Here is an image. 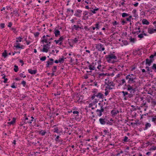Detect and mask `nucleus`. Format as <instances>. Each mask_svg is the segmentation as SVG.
Instances as JSON below:
<instances>
[{
	"instance_id": "f257e3e1",
	"label": "nucleus",
	"mask_w": 156,
	"mask_h": 156,
	"mask_svg": "<svg viewBox=\"0 0 156 156\" xmlns=\"http://www.w3.org/2000/svg\"><path fill=\"white\" fill-rule=\"evenodd\" d=\"M126 87L127 90L129 93H128V92L125 91H122L121 92L123 94V96L125 100L133 97L135 91V88H134L133 85L128 84L127 85Z\"/></svg>"
},
{
	"instance_id": "f03ea898",
	"label": "nucleus",
	"mask_w": 156,
	"mask_h": 156,
	"mask_svg": "<svg viewBox=\"0 0 156 156\" xmlns=\"http://www.w3.org/2000/svg\"><path fill=\"white\" fill-rule=\"evenodd\" d=\"M106 59L108 62L109 63H114L115 61L114 60L117 59V57L113 54H110L105 56Z\"/></svg>"
},
{
	"instance_id": "7ed1b4c3",
	"label": "nucleus",
	"mask_w": 156,
	"mask_h": 156,
	"mask_svg": "<svg viewBox=\"0 0 156 156\" xmlns=\"http://www.w3.org/2000/svg\"><path fill=\"white\" fill-rule=\"evenodd\" d=\"M23 38L19 37L16 38V43L14 44V47L16 48H23V45H21V44L19 43V42H21Z\"/></svg>"
},
{
	"instance_id": "20e7f679",
	"label": "nucleus",
	"mask_w": 156,
	"mask_h": 156,
	"mask_svg": "<svg viewBox=\"0 0 156 156\" xmlns=\"http://www.w3.org/2000/svg\"><path fill=\"white\" fill-rule=\"evenodd\" d=\"M98 105L100 107V109H97L96 112L97 115L99 117H100L102 116V112L104 111V109L103 104H102L99 103Z\"/></svg>"
},
{
	"instance_id": "39448f33",
	"label": "nucleus",
	"mask_w": 156,
	"mask_h": 156,
	"mask_svg": "<svg viewBox=\"0 0 156 156\" xmlns=\"http://www.w3.org/2000/svg\"><path fill=\"white\" fill-rule=\"evenodd\" d=\"M105 84L107 85V86L106 88L109 90L112 89L114 87L113 82L110 80H108L107 82H105Z\"/></svg>"
},
{
	"instance_id": "423d86ee",
	"label": "nucleus",
	"mask_w": 156,
	"mask_h": 156,
	"mask_svg": "<svg viewBox=\"0 0 156 156\" xmlns=\"http://www.w3.org/2000/svg\"><path fill=\"white\" fill-rule=\"evenodd\" d=\"M125 78L127 80H128V83L129 84L131 85V84L132 83H136V82L134 81V79H136V78L132 77L130 74L127 75L126 76Z\"/></svg>"
},
{
	"instance_id": "0eeeda50",
	"label": "nucleus",
	"mask_w": 156,
	"mask_h": 156,
	"mask_svg": "<svg viewBox=\"0 0 156 156\" xmlns=\"http://www.w3.org/2000/svg\"><path fill=\"white\" fill-rule=\"evenodd\" d=\"M42 40L41 41L43 43L44 42L45 43H48L49 42V44L51 43V41H50L49 38L47 37L45 35H44L42 37Z\"/></svg>"
},
{
	"instance_id": "6e6552de",
	"label": "nucleus",
	"mask_w": 156,
	"mask_h": 156,
	"mask_svg": "<svg viewBox=\"0 0 156 156\" xmlns=\"http://www.w3.org/2000/svg\"><path fill=\"white\" fill-rule=\"evenodd\" d=\"M49 60L47 61L46 67H48L52 65L54 63V59L52 58L49 59Z\"/></svg>"
},
{
	"instance_id": "1a4fd4ad",
	"label": "nucleus",
	"mask_w": 156,
	"mask_h": 156,
	"mask_svg": "<svg viewBox=\"0 0 156 156\" xmlns=\"http://www.w3.org/2000/svg\"><path fill=\"white\" fill-rule=\"evenodd\" d=\"M96 65V63L92 62L91 64H90L88 66L89 69L90 70H94L96 69L95 65Z\"/></svg>"
},
{
	"instance_id": "9d476101",
	"label": "nucleus",
	"mask_w": 156,
	"mask_h": 156,
	"mask_svg": "<svg viewBox=\"0 0 156 156\" xmlns=\"http://www.w3.org/2000/svg\"><path fill=\"white\" fill-rule=\"evenodd\" d=\"M82 12V11L80 10H76L75 12V13L74 14V16L79 17H80Z\"/></svg>"
},
{
	"instance_id": "9b49d317",
	"label": "nucleus",
	"mask_w": 156,
	"mask_h": 156,
	"mask_svg": "<svg viewBox=\"0 0 156 156\" xmlns=\"http://www.w3.org/2000/svg\"><path fill=\"white\" fill-rule=\"evenodd\" d=\"M154 60V59L150 58L149 59L148 58H147L146 59V64H147L149 66H150Z\"/></svg>"
},
{
	"instance_id": "f8f14e48",
	"label": "nucleus",
	"mask_w": 156,
	"mask_h": 156,
	"mask_svg": "<svg viewBox=\"0 0 156 156\" xmlns=\"http://www.w3.org/2000/svg\"><path fill=\"white\" fill-rule=\"evenodd\" d=\"M99 120L100 123L102 125H105L106 123L107 119L105 118H100Z\"/></svg>"
},
{
	"instance_id": "ddd939ff",
	"label": "nucleus",
	"mask_w": 156,
	"mask_h": 156,
	"mask_svg": "<svg viewBox=\"0 0 156 156\" xmlns=\"http://www.w3.org/2000/svg\"><path fill=\"white\" fill-rule=\"evenodd\" d=\"M148 32L150 34L156 32V28L154 29L151 27H149L148 29Z\"/></svg>"
},
{
	"instance_id": "4468645a",
	"label": "nucleus",
	"mask_w": 156,
	"mask_h": 156,
	"mask_svg": "<svg viewBox=\"0 0 156 156\" xmlns=\"http://www.w3.org/2000/svg\"><path fill=\"white\" fill-rule=\"evenodd\" d=\"M94 95H95L96 96L99 98L102 99L104 97L103 95L101 93H99L98 94H94Z\"/></svg>"
},
{
	"instance_id": "2eb2a0df",
	"label": "nucleus",
	"mask_w": 156,
	"mask_h": 156,
	"mask_svg": "<svg viewBox=\"0 0 156 156\" xmlns=\"http://www.w3.org/2000/svg\"><path fill=\"white\" fill-rule=\"evenodd\" d=\"M111 114L112 116H115L117 115V114L119 113V111L118 110H113L111 111Z\"/></svg>"
},
{
	"instance_id": "dca6fc26",
	"label": "nucleus",
	"mask_w": 156,
	"mask_h": 156,
	"mask_svg": "<svg viewBox=\"0 0 156 156\" xmlns=\"http://www.w3.org/2000/svg\"><path fill=\"white\" fill-rule=\"evenodd\" d=\"M29 73L31 74H35L37 73V70H33L31 69H29L28 70Z\"/></svg>"
},
{
	"instance_id": "f3484780",
	"label": "nucleus",
	"mask_w": 156,
	"mask_h": 156,
	"mask_svg": "<svg viewBox=\"0 0 156 156\" xmlns=\"http://www.w3.org/2000/svg\"><path fill=\"white\" fill-rule=\"evenodd\" d=\"M80 28V26L78 25H74L72 27V30L75 29L76 31L79 30V29Z\"/></svg>"
},
{
	"instance_id": "a211bd4d",
	"label": "nucleus",
	"mask_w": 156,
	"mask_h": 156,
	"mask_svg": "<svg viewBox=\"0 0 156 156\" xmlns=\"http://www.w3.org/2000/svg\"><path fill=\"white\" fill-rule=\"evenodd\" d=\"M39 134L41 135V136H44L47 132L45 130H40L38 132Z\"/></svg>"
},
{
	"instance_id": "6ab92c4d",
	"label": "nucleus",
	"mask_w": 156,
	"mask_h": 156,
	"mask_svg": "<svg viewBox=\"0 0 156 156\" xmlns=\"http://www.w3.org/2000/svg\"><path fill=\"white\" fill-rule=\"evenodd\" d=\"M30 118H31V119L30 120H29V121L26 122V121H25L24 123H32V122L34 121L35 122H36V119H35L34 120V118L33 116H31V117H30Z\"/></svg>"
},
{
	"instance_id": "aec40b11",
	"label": "nucleus",
	"mask_w": 156,
	"mask_h": 156,
	"mask_svg": "<svg viewBox=\"0 0 156 156\" xmlns=\"http://www.w3.org/2000/svg\"><path fill=\"white\" fill-rule=\"evenodd\" d=\"M55 141L57 142H59L62 141V139L59 135H57L55 139Z\"/></svg>"
},
{
	"instance_id": "412c9836",
	"label": "nucleus",
	"mask_w": 156,
	"mask_h": 156,
	"mask_svg": "<svg viewBox=\"0 0 156 156\" xmlns=\"http://www.w3.org/2000/svg\"><path fill=\"white\" fill-rule=\"evenodd\" d=\"M102 46L103 45L101 44H99L96 45V49H105Z\"/></svg>"
},
{
	"instance_id": "4be33fe9",
	"label": "nucleus",
	"mask_w": 156,
	"mask_h": 156,
	"mask_svg": "<svg viewBox=\"0 0 156 156\" xmlns=\"http://www.w3.org/2000/svg\"><path fill=\"white\" fill-rule=\"evenodd\" d=\"M54 34L56 37H58L60 35V32L58 30H55Z\"/></svg>"
},
{
	"instance_id": "5701e85b",
	"label": "nucleus",
	"mask_w": 156,
	"mask_h": 156,
	"mask_svg": "<svg viewBox=\"0 0 156 156\" xmlns=\"http://www.w3.org/2000/svg\"><path fill=\"white\" fill-rule=\"evenodd\" d=\"M120 84V85H125L126 86L127 85H126V82L125 80L124 79H122L119 81Z\"/></svg>"
},
{
	"instance_id": "b1692460",
	"label": "nucleus",
	"mask_w": 156,
	"mask_h": 156,
	"mask_svg": "<svg viewBox=\"0 0 156 156\" xmlns=\"http://www.w3.org/2000/svg\"><path fill=\"white\" fill-rule=\"evenodd\" d=\"M142 23L143 24L149 25V22L146 19H143L142 20Z\"/></svg>"
},
{
	"instance_id": "393cba45",
	"label": "nucleus",
	"mask_w": 156,
	"mask_h": 156,
	"mask_svg": "<svg viewBox=\"0 0 156 156\" xmlns=\"http://www.w3.org/2000/svg\"><path fill=\"white\" fill-rule=\"evenodd\" d=\"M151 126V124L150 123H147L145 125V127L144 128V130L147 129L148 128H149Z\"/></svg>"
},
{
	"instance_id": "a878e982",
	"label": "nucleus",
	"mask_w": 156,
	"mask_h": 156,
	"mask_svg": "<svg viewBox=\"0 0 156 156\" xmlns=\"http://www.w3.org/2000/svg\"><path fill=\"white\" fill-rule=\"evenodd\" d=\"M47 44H46L44 45V47L43 49H49V46L51 44H49V42L47 43Z\"/></svg>"
},
{
	"instance_id": "bb28decb",
	"label": "nucleus",
	"mask_w": 156,
	"mask_h": 156,
	"mask_svg": "<svg viewBox=\"0 0 156 156\" xmlns=\"http://www.w3.org/2000/svg\"><path fill=\"white\" fill-rule=\"evenodd\" d=\"M150 58L154 59V58H156V52H154L153 54L151 55L150 56Z\"/></svg>"
},
{
	"instance_id": "cd10ccee",
	"label": "nucleus",
	"mask_w": 156,
	"mask_h": 156,
	"mask_svg": "<svg viewBox=\"0 0 156 156\" xmlns=\"http://www.w3.org/2000/svg\"><path fill=\"white\" fill-rule=\"evenodd\" d=\"M78 37H75L74 39L72 40V42L73 43H77L78 41Z\"/></svg>"
},
{
	"instance_id": "c85d7f7f",
	"label": "nucleus",
	"mask_w": 156,
	"mask_h": 156,
	"mask_svg": "<svg viewBox=\"0 0 156 156\" xmlns=\"http://www.w3.org/2000/svg\"><path fill=\"white\" fill-rule=\"evenodd\" d=\"M63 56L61 58H59L58 60L59 62L60 63H63L64 62L65 59H66Z\"/></svg>"
},
{
	"instance_id": "c756f323",
	"label": "nucleus",
	"mask_w": 156,
	"mask_h": 156,
	"mask_svg": "<svg viewBox=\"0 0 156 156\" xmlns=\"http://www.w3.org/2000/svg\"><path fill=\"white\" fill-rule=\"evenodd\" d=\"M16 119L14 118H13L12 120L10 122H8V123L10 125L13 124L15 122Z\"/></svg>"
},
{
	"instance_id": "7c9ffc66",
	"label": "nucleus",
	"mask_w": 156,
	"mask_h": 156,
	"mask_svg": "<svg viewBox=\"0 0 156 156\" xmlns=\"http://www.w3.org/2000/svg\"><path fill=\"white\" fill-rule=\"evenodd\" d=\"M128 137L127 136H125L122 140L123 142L124 143L128 142Z\"/></svg>"
},
{
	"instance_id": "2f4dec72",
	"label": "nucleus",
	"mask_w": 156,
	"mask_h": 156,
	"mask_svg": "<svg viewBox=\"0 0 156 156\" xmlns=\"http://www.w3.org/2000/svg\"><path fill=\"white\" fill-rule=\"evenodd\" d=\"M151 69L154 70L155 72H156V64H154L151 67Z\"/></svg>"
},
{
	"instance_id": "473e14b6",
	"label": "nucleus",
	"mask_w": 156,
	"mask_h": 156,
	"mask_svg": "<svg viewBox=\"0 0 156 156\" xmlns=\"http://www.w3.org/2000/svg\"><path fill=\"white\" fill-rule=\"evenodd\" d=\"M106 73L105 74L104 73H100L98 75V77H99L100 78L101 76L103 77L104 76H105L106 75Z\"/></svg>"
},
{
	"instance_id": "72a5a7b5",
	"label": "nucleus",
	"mask_w": 156,
	"mask_h": 156,
	"mask_svg": "<svg viewBox=\"0 0 156 156\" xmlns=\"http://www.w3.org/2000/svg\"><path fill=\"white\" fill-rule=\"evenodd\" d=\"M53 131L54 132H55L57 133H58L59 130L58 127H55L54 128Z\"/></svg>"
},
{
	"instance_id": "f704fd0d",
	"label": "nucleus",
	"mask_w": 156,
	"mask_h": 156,
	"mask_svg": "<svg viewBox=\"0 0 156 156\" xmlns=\"http://www.w3.org/2000/svg\"><path fill=\"white\" fill-rule=\"evenodd\" d=\"M129 15L128 14L124 12V13H123L122 14V17H125L127 16H129Z\"/></svg>"
},
{
	"instance_id": "c9c22d12",
	"label": "nucleus",
	"mask_w": 156,
	"mask_h": 156,
	"mask_svg": "<svg viewBox=\"0 0 156 156\" xmlns=\"http://www.w3.org/2000/svg\"><path fill=\"white\" fill-rule=\"evenodd\" d=\"M99 22H97V23L95 25V28L97 29H99Z\"/></svg>"
},
{
	"instance_id": "e433bc0d",
	"label": "nucleus",
	"mask_w": 156,
	"mask_h": 156,
	"mask_svg": "<svg viewBox=\"0 0 156 156\" xmlns=\"http://www.w3.org/2000/svg\"><path fill=\"white\" fill-rule=\"evenodd\" d=\"M14 70L15 72H17L18 71V66H17L15 65L14 66Z\"/></svg>"
},
{
	"instance_id": "4c0bfd02",
	"label": "nucleus",
	"mask_w": 156,
	"mask_h": 156,
	"mask_svg": "<svg viewBox=\"0 0 156 156\" xmlns=\"http://www.w3.org/2000/svg\"><path fill=\"white\" fill-rule=\"evenodd\" d=\"M98 9H99L98 8L95 9L93 10H91V11L93 13L95 14L96 13V11H97Z\"/></svg>"
},
{
	"instance_id": "58836bf2",
	"label": "nucleus",
	"mask_w": 156,
	"mask_h": 156,
	"mask_svg": "<svg viewBox=\"0 0 156 156\" xmlns=\"http://www.w3.org/2000/svg\"><path fill=\"white\" fill-rule=\"evenodd\" d=\"M2 56L4 57V58H6L7 56V53H5L3 52L2 53Z\"/></svg>"
},
{
	"instance_id": "ea45409f",
	"label": "nucleus",
	"mask_w": 156,
	"mask_h": 156,
	"mask_svg": "<svg viewBox=\"0 0 156 156\" xmlns=\"http://www.w3.org/2000/svg\"><path fill=\"white\" fill-rule=\"evenodd\" d=\"M57 69V67L56 66H53V68L52 69V71L53 73H55L56 71V70Z\"/></svg>"
},
{
	"instance_id": "a19ab883",
	"label": "nucleus",
	"mask_w": 156,
	"mask_h": 156,
	"mask_svg": "<svg viewBox=\"0 0 156 156\" xmlns=\"http://www.w3.org/2000/svg\"><path fill=\"white\" fill-rule=\"evenodd\" d=\"M10 30H13L14 33H16L17 31L15 28L12 27L10 28Z\"/></svg>"
},
{
	"instance_id": "79ce46f5",
	"label": "nucleus",
	"mask_w": 156,
	"mask_h": 156,
	"mask_svg": "<svg viewBox=\"0 0 156 156\" xmlns=\"http://www.w3.org/2000/svg\"><path fill=\"white\" fill-rule=\"evenodd\" d=\"M73 114H76V116H78L79 115V112L77 111H74L73 112Z\"/></svg>"
},
{
	"instance_id": "37998d69",
	"label": "nucleus",
	"mask_w": 156,
	"mask_h": 156,
	"mask_svg": "<svg viewBox=\"0 0 156 156\" xmlns=\"http://www.w3.org/2000/svg\"><path fill=\"white\" fill-rule=\"evenodd\" d=\"M103 132L105 133V135H108L109 132L108 131V130L106 129H104L103 130Z\"/></svg>"
},
{
	"instance_id": "c03bdc74",
	"label": "nucleus",
	"mask_w": 156,
	"mask_h": 156,
	"mask_svg": "<svg viewBox=\"0 0 156 156\" xmlns=\"http://www.w3.org/2000/svg\"><path fill=\"white\" fill-rule=\"evenodd\" d=\"M129 40L132 43H134L135 42V39L134 38H132V37H131L129 39Z\"/></svg>"
},
{
	"instance_id": "a18cd8bd",
	"label": "nucleus",
	"mask_w": 156,
	"mask_h": 156,
	"mask_svg": "<svg viewBox=\"0 0 156 156\" xmlns=\"http://www.w3.org/2000/svg\"><path fill=\"white\" fill-rule=\"evenodd\" d=\"M46 58V56L42 57L40 58V60L42 61H45Z\"/></svg>"
},
{
	"instance_id": "49530a36",
	"label": "nucleus",
	"mask_w": 156,
	"mask_h": 156,
	"mask_svg": "<svg viewBox=\"0 0 156 156\" xmlns=\"http://www.w3.org/2000/svg\"><path fill=\"white\" fill-rule=\"evenodd\" d=\"M146 68L147 69V71L148 72V73H149L150 72H152V71L151 70V69H150V68L149 67H146Z\"/></svg>"
},
{
	"instance_id": "de8ad7c7",
	"label": "nucleus",
	"mask_w": 156,
	"mask_h": 156,
	"mask_svg": "<svg viewBox=\"0 0 156 156\" xmlns=\"http://www.w3.org/2000/svg\"><path fill=\"white\" fill-rule=\"evenodd\" d=\"M40 34V33L38 32H35L34 34V35L35 37H38Z\"/></svg>"
},
{
	"instance_id": "09e8293b",
	"label": "nucleus",
	"mask_w": 156,
	"mask_h": 156,
	"mask_svg": "<svg viewBox=\"0 0 156 156\" xmlns=\"http://www.w3.org/2000/svg\"><path fill=\"white\" fill-rule=\"evenodd\" d=\"M138 37L140 38H142L144 36L143 34H141L138 35Z\"/></svg>"
},
{
	"instance_id": "8fccbe9b",
	"label": "nucleus",
	"mask_w": 156,
	"mask_h": 156,
	"mask_svg": "<svg viewBox=\"0 0 156 156\" xmlns=\"http://www.w3.org/2000/svg\"><path fill=\"white\" fill-rule=\"evenodd\" d=\"M26 81H23L22 82H21V84H23V86L24 87H25V85L26 84Z\"/></svg>"
},
{
	"instance_id": "3c124183",
	"label": "nucleus",
	"mask_w": 156,
	"mask_h": 156,
	"mask_svg": "<svg viewBox=\"0 0 156 156\" xmlns=\"http://www.w3.org/2000/svg\"><path fill=\"white\" fill-rule=\"evenodd\" d=\"M132 16H130L129 18H126V20L128 21H130L131 18H132Z\"/></svg>"
},
{
	"instance_id": "603ef678",
	"label": "nucleus",
	"mask_w": 156,
	"mask_h": 156,
	"mask_svg": "<svg viewBox=\"0 0 156 156\" xmlns=\"http://www.w3.org/2000/svg\"><path fill=\"white\" fill-rule=\"evenodd\" d=\"M63 40V36L61 37L58 39L59 41H62Z\"/></svg>"
},
{
	"instance_id": "864d4df0",
	"label": "nucleus",
	"mask_w": 156,
	"mask_h": 156,
	"mask_svg": "<svg viewBox=\"0 0 156 156\" xmlns=\"http://www.w3.org/2000/svg\"><path fill=\"white\" fill-rule=\"evenodd\" d=\"M41 51L42 52H47L48 51V49H41Z\"/></svg>"
},
{
	"instance_id": "5fc2aeb1",
	"label": "nucleus",
	"mask_w": 156,
	"mask_h": 156,
	"mask_svg": "<svg viewBox=\"0 0 156 156\" xmlns=\"http://www.w3.org/2000/svg\"><path fill=\"white\" fill-rule=\"evenodd\" d=\"M156 121V115L152 118V121L154 122Z\"/></svg>"
},
{
	"instance_id": "6e6d98bb",
	"label": "nucleus",
	"mask_w": 156,
	"mask_h": 156,
	"mask_svg": "<svg viewBox=\"0 0 156 156\" xmlns=\"http://www.w3.org/2000/svg\"><path fill=\"white\" fill-rule=\"evenodd\" d=\"M151 150H156V146H153L151 148Z\"/></svg>"
},
{
	"instance_id": "4d7b16f0",
	"label": "nucleus",
	"mask_w": 156,
	"mask_h": 156,
	"mask_svg": "<svg viewBox=\"0 0 156 156\" xmlns=\"http://www.w3.org/2000/svg\"><path fill=\"white\" fill-rule=\"evenodd\" d=\"M0 26L1 27L3 28L5 27V24L4 23H1L0 24Z\"/></svg>"
},
{
	"instance_id": "13d9d810",
	"label": "nucleus",
	"mask_w": 156,
	"mask_h": 156,
	"mask_svg": "<svg viewBox=\"0 0 156 156\" xmlns=\"http://www.w3.org/2000/svg\"><path fill=\"white\" fill-rule=\"evenodd\" d=\"M12 25V24L11 22H9L8 23V27H10Z\"/></svg>"
},
{
	"instance_id": "bf43d9fd",
	"label": "nucleus",
	"mask_w": 156,
	"mask_h": 156,
	"mask_svg": "<svg viewBox=\"0 0 156 156\" xmlns=\"http://www.w3.org/2000/svg\"><path fill=\"white\" fill-rule=\"evenodd\" d=\"M20 77H23V78H25L26 77V76L25 75L23 76V74L22 73H20Z\"/></svg>"
},
{
	"instance_id": "052dcab7",
	"label": "nucleus",
	"mask_w": 156,
	"mask_h": 156,
	"mask_svg": "<svg viewBox=\"0 0 156 156\" xmlns=\"http://www.w3.org/2000/svg\"><path fill=\"white\" fill-rule=\"evenodd\" d=\"M112 24L114 26L118 24V23H117L116 21H115L114 22H113Z\"/></svg>"
},
{
	"instance_id": "680f3d73",
	"label": "nucleus",
	"mask_w": 156,
	"mask_h": 156,
	"mask_svg": "<svg viewBox=\"0 0 156 156\" xmlns=\"http://www.w3.org/2000/svg\"><path fill=\"white\" fill-rule=\"evenodd\" d=\"M84 29L85 30H87V31H89V30H90V28H88V27L87 26H85L84 27Z\"/></svg>"
},
{
	"instance_id": "e2e57ef3",
	"label": "nucleus",
	"mask_w": 156,
	"mask_h": 156,
	"mask_svg": "<svg viewBox=\"0 0 156 156\" xmlns=\"http://www.w3.org/2000/svg\"><path fill=\"white\" fill-rule=\"evenodd\" d=\"M151 104L153 105H156V102L154 101H152L151 102Z\"/></svg>"
},
{
	"instance_id": "0e129e2a",
	"label": "nucleus",
	"mask_w": 156,
	"mask_h": 156,
	"mask_svg": "<svg viewBox=\"0 0 156 156\" xmlns=\"http://www.w3.org/2000/svg\"><path fill=\"white\" fill-rule=\"evenodd\" d=\"M20 62L22 63L21 66H23V65L24 64V63L22 60H20Z\"/></svg>"
},
{
	"instance_id": "69168bd1",
	"label": "nucleus",
	"mask_w": 156,
	"mask_h": 156,
	"mask_svg": "<svg viewBox=\"0 0 156 156\" xmlns=\"http://www.w3.org/2000/svg\"><path fill=\"white\" fill-rule=\"evenodd\" d=\"M14 84H15V83H13L12 85L11 86V87H12V88H16V87L14 85Z\"/></svg>"
},
{
	"instance_id": "338daca9",
	"label": "nucleus",
	"mask_w": 156,
	"mask_h": 156,
	"mask_svg": "<svg viewBox=\"0 0 156 156\" xmlns=\"http://www.w3.org/2000/svg\"><path fill=\"white\" fill-rule=\"evenodd\" d=\"M101 65H99L98 66V67H97V68L99 70H101Z\"/></svg>"
},
{
	"instance_id": "774afa93",
	"label": "nucleus",
	"mask_w": 156,
	"mask_h": 156,
	"mask_svg": "<svg viewBox=\"0 0 156 156\" xmlns=\"http://www.w3.org/2000/svg\"><path fill=\"white\" fill-rule=\"evenodd\" d=\"M7 80H8V79L7 78H5L4 80V82L5 83H7Z\"/></svg>"
}]
</instances>
